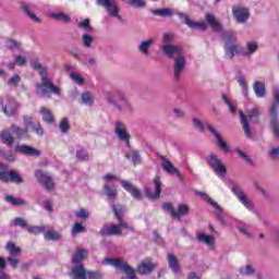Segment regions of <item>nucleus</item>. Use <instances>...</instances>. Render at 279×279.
<instances>
[{"instance_id": "57", "label": "nucleus", "mask_w": 279, "mask_h": 279, "mask_svg": "<svg viewBox=\"0 0 279 279\" xmlns=\"http://www.w3.org/2000/svg\"><path fill=\"white\" fill-rule=\"evenodd\" d=\"M14 60H15V64L17 66H25V64H27V58L21 56V54H16L14 57Z\"/></svg>"}, {"instance_id": "29", "label": "nucleus", "mask_w": 279, "mask_h": 279, "mask_svg": "<svg viewBox=\"0 0 279 279\" xmlns=\"http://www.w3.org/2000/svg\"><path fill=\"white\" fill-rule=\"evenodd\" d=\"M88 256V250L76 248L75 253L72 255V263L75 265H82V260Z\"/></svg>"}, {"instance_id": "39", "label": "nucleus", "mask_w": 279, "mask_h": 279, "mask_svg": "<svg viewBox=\"0 0 279 279\" xmlns=\"http://www.w3.org/2000/svg\"><path fill=\"white\" fill-rule=\"evenodd\" d=\"M197 240L199 241V243H205V245H208L209 247H213V245H215V238L213 235L198 233Z\"/></svg>"}, {"instance_id": "24", "label": "nucleus", "mask_w": 279, "mask_h": 279, "mask_svg": "<svg viewBox=\"0 0 279 279\" xmlns=\"http://www.w3.org/2000/svg\"><path fill=\"white\" fill-rule=\"evenodd\" d=\"M190 211L191 208L187 205L179 204L178 211H172V219H175V221H182V217H186Z\"/></svg>"}, {"instance_id": "28", "label": "nucleus", "mask_w": 279, "mask_h": 279, "mask_svg": "<svg viewBox=\"0 0 279 279\" xmlns=\"http://www.w3.org/2000/svg\"><path fill=\"white\" fill-rule=\"evenodd\" d=\"M258 51V44L256 41H248L246 44V48L242 47V56L244 58H250V56H254Z\"/></svg>"}, {"instance_id": "3", "label": "nucleus", "mask_w": 279, "mask_h": 279, "mask_svg": "<svg viewBox=\"0 0 279 279\" xmlns=\"http://www.w3.org/2000/svg\"><path fill=\"white\" fill-rule=\"evenodd\" d=\"M161 49L167 58L174 61L173 77L174 80H180V75H182V71L186 66V57L182 54V47L167 44Z\"/></svg>"}, {"instance_id": "52", "label": "nucleus", "mask_w": 279, "mask_h": 279, "mask_svg": "<svg viewBox=\"0 0 279 279\" xmlns=\"http://www.w3.org/2000/svg\"><path fill=\"white\" fill-rule=\"evenodd\" d=\"M82 43L83 46L85 47V49H90V47H93V36H90L89 34H83L82 36Z\"/></svg>"}, {"instance_id": "22", "label": "nucleus", "mask_w": 279, "mask_h": 279, "mask_svg": "<svg viewBox=\"0 0 279 279\" xmlns=\"http://www.w3.org/2000/svg\"><path fill=\"white\" fill-rule=\"evenodd\" d=\"M87 271L83 264H76L72 267L70 276L72 279H88Z\"/></svg>"}, {"instance_id": "20", "label": "nucleus", "mask_w": 279, "mask_h": 279, "mask_svg": "<svg viewBox=\"0 0 279 279\" xmlns=\"http://www.w3.org/2000/svg\"><path fill=\"white\" fill-rule=\"evenodd\" d=\"M159 159L162 160L161 167L167 171V173H170V175H177V178L179 179L182 178V172H180L178 168H174L173 163H171V161H169L167 157L160 155Z\"/></svg>"}, {"instance_id": "64", "label": "nucleus", "mask_w": 279, "mask_h": 279, "mask_svg": "<svg viewBox=\"0 0 279 279\" xmlns=\"http://www.w3.org/2000/svg\"><path fill=\"white\" fill-rule=\"evenodd\" d=\"M269 156L272 160H279V147H275L269 151Z\"/></svg>"}, {"instance_id": "44", "label": "nucleus", "mask_w": 279, "mask_h": 279, "mask_svg": "<svg viewBox=\"0 0 279 279\" xmlns=\"http://www.w3.org/2000/svg\"><path fill=\"white\" fill-rule=\"evenodd\" d=\"M81 99L82 104L84 106H88L89 108L95 105V98H93V95H90V93H83Z\"/></svg>"}, {"instance_id": "45", "label": "nucleus", "mask_w": 279, "mask_h": 279, "mask_svg": "<svg viewBox=\"0 0 279 279\" xmlns=\"http://www.w3.org/2000/svg\"><path fill=\"white\" fill-rule=\"evenodd\" d=\"M27 232L29 234H43L44 232H47V227L46 226H29L27 227Z\"/></svg>"}, {"instance_id": "15", "label": "nucleus", "mask_w": 279, "mask_h": 279, "mask_svg": "<svg viewBox=\"0 0 279 279\" xmlns=\"http://www.w3.org/2000/svg\"><path fill=\"white\" fill-rule=\"evenodd\" d=\"M154 184H155V192L151 191V187L149 186L144 187L145 195L146 197H148V199H158V197H160L161 187H162V182H160V177H157L154 179Z\"/></svg>"}, {"instance_id": "12", "label": "nucleus", "mask_w": 279, "mask_h": 279, "mask_svg": "<svg viewBox=\"0 0 279 279\" xmlns=\"http://www.w3.org/2000/svg\"><path fill=\"white\" fill-rule=\"evenodd\" d=\"M19 108H21V105L16 101V98L9 97L8 104L2 107V111L8 117H19Z\"/></svg>"}, {"instance_id": "59", "label": "nucleus", "mask_w": 279, "mask_h": 279, "mask_svg": "<svg viewBox=\"0 0 279 279\" xmlns=\"http://www.w3.org/2000/svg\"><path fill=\"white\" fill-rule=\"evenodd\" d=\"M104 275L99 271L87 270V279H102Z\"/></svg>"}, {"instance_id": "60", "label": "nucleus", "mask_w": 279, "mask_h": 279, "mask_svg": "<svg viewBox=\"0 0 279 279\" xmlns=\"http://www.w3.org/2000/svg\"><path fill=\"white\" fill-rule=\"evenodd\" d=\"M7 263H8V265H10V267H12V269H16V267H19V264L21 263V260L16 259L15 257L9 256L7 258Z\"/></svg>"}, {"instance_id": "54", "label": "nucleus", "mask_w": 279, "mask_h": 279, "mask_svg": "<svg viewBox=\"0 0 279 279\" xmlns=\"http://www.w3.org/2000/svg\"><path fill=\"white\" fill-rule=\"evenodd\" d=\"M76 158L77 160H83V161L88 160V150H86V148H81L76 150Z\"/></svg>"}, {"instance_id": "36", "label": "nucleus", "mask_w": 279, "mask_h": 279, "mask_svg": "<svg viewBox=\"0 0 279 279\" xmlns=\"http://www.w3.org/2000/svg\"><path fill=\"white\" fill-rule=\"evenodd\" d=\"M104 193L106 197L109 199V202H114V199H117V195H119L117 189H113L108 184L104 185Z\"/></svg>"}, {"instance_id": "5", "label": "nucleus", "mask_w": 279, "mask_h": 279, "mask_svg": "<svg viewBox=\"0 0 279 279\" xmlns=\"http://www.w3.org/2000/svg\"><path fill=\"white\" fill-rule=\"evenodd\" d=\"M239 114H240V122L242 124L245 136H247V138H253L252 129L250 128V123H253L254 125H256V123H258V119L260 117V112L258 111V108H253V109L248 110L247 117L241 110L239 111Z\"/></svg>"}, {"instance_id": "10", "label": "nucleus", "mask_w": 279, "mask_h": 279, "mask_svg": "<svg viewBox=\"0 0 279 279\" xmlns=\"http://www.w3.org/2000/svg\"><path fill=\"white\" fill-rule=\"evenodd\" d=\"M1 180L2 182H13L15 184H23V179L19 172L11 170L5 171V165L1 163Z\"/></svg>"}, {"instance_id": "31", "label": "nucleus", "mask_w": 279, "mask_h": 279, "mask_svg": "<svg viewBox=\"0 0 279 279\" xmlns=\"http://www.w3.org/2000/svg\"><path fill=\"white\" fill-rule=\"evenodd\" d=\"M168 265L173 271V274L180 272V262H178V257L173 255L172 253L168 254Z\"/></svg>"}, {"instance_id": "42", "label": "nucleus", "mask_w": 279, "mask_h": 279, "mask_svg": "<svg viewBox=\"0 0 279 279\" xmlns=\"http://www.w3.org/2000/svg\"><path fill=\"white\" fill-rule=\"evenodd\" d=\"M11 130L13 134H15L16 138H24L25 136H27L28 131L26 129H22L16 124H12Z\"/></svg>"}, {"instance_id": "47", "label": "nucleus", "mask_w": 279, "mask_h": 279, "mask_svg": "<svg viewBox=\"0 0 279 279\" xmlns=\"http://www.w3.org/2000/svg\"><path fill=\"white\" fill-rule=\"evenodd\" d=\"M221 99L225 101L226 106L228 107L229 112H231V114H236V107L232 104V101L230 100V98H228L226 94L221 95Z\"/></svg>"}, {"instance_id": "32", "label": "nucleus", "mask_w": 279, "mask_h": 279, "mask_svg": "<svg viewBox=\"0 0 279 279\" xmlns=\"http://www.w3.org/2000/svg\"><path fill=\"white\" fill-rule=\"evenodd\" d=\"M253 90L258 99H263L266 95L265 83L256 81L253 85Z\"/></svg>"}, {"instance_id": "53", "label": "nucleus", "mask_w": 279, "mask_h": 279, "mask_svg": "<svg viewBox=\"0 0 279 279\" xmlns=\"http://www.w3.org/2000/svg\"><path fill=\"white\" fill-rule=\"evenodd\" d=\"M11 226H15V227H20V228H28L27 226V221H25V219L17 217L15 218L13 221H11Z\"/></svg>"}, {"instance_id": "7", "label": "nucleus", "mask_w": 279, "mask_h": 279, "mask_svg": "<svg viewBox=\"0 0 279 279\" xmlns=\"http://www.w3.org/2000/svg\"><path fill=\"white\" fill-rule=\"evenodd\" d=\"M205 162H207L208 167L219 175V178H226V173H228V169L221 162V159L217 158V155L210 154L205 158Z\"/></svg>"}, {"instance_id": "55", "label": "nucleus", "mask_w": 279, "mask_h": 279, "mask_svg": "<svg viewBox=\"0 0 279 279\" xmlns=\"http://www.w3.org/2000/svg\"><path fill=\"white\" fill-rule=\"evenodd\" d=\"M128 1L129 5H132V8H145L147 3H145L144 0H122Z\"/></svg>"}, {"instance_id": "34", "label": "nucleus", "mask_w": 279, "mask_h": 279, "mask_svg": "<svg viewBox=\"0 0 279 279\" xmlns=\"http://www.w3.org/2000/svg\"><path fill=\"white\" fill-rule=\"evenodd\" d=\"M21 9L26 14V16L29 17L31 21H34L35 23H40V17L36 16V14H34V12H32V10L29 9V3L22 2Z\"/></svg>"}, {"instance_id": "25", "label": "nucleus", "mask_w": 279, "mask_h": 279, "mask_svg": "<svg viewBox=\"0 0 279 279\" xmlns=\"http://www.w3.org/2000/svg\"><path fill=\"white\" fill-rule=\"evenodd\" d=\"M14 142L15 138L12 135V131L9 129L1 131V143H3V145H7L9 149H12V147H14Z\"/></svg>"}, {"instance_id": "14", "label": "nucleus", "mask_w": 279, "mask_h": 279, "mask_svg": "<svg viewBox=\"0 0 279 279\" xmlns=\"http://www.w3.org/2000/svg\"><path fill=\"white\" fill-rule=\"evenodd\" d=\"M97 5H100L101 8H105L108 12L109 16H118V19H121L119 15V8L117 7V1L114 0H97Z\"/></svg>"}, {"instance_id": "58", "label": "nucleus", "mask_w": 279, "mask_h": 279, "mask_svg": "<svg viewBox=\"0 0 279 279\" xmlns=\"http://www.w3.org/2000/svg\"><path fill=\"white\" fill-rule=\"evenodd\" d=\"M77 27L80 29H87L88 32H90L92 27H90V20L89 19H85L84 21L80 22L77 24Z\"/></svg>"}, {"instance_id": "18", "label": "nucleus", "mask_w": 279, "mask_h": 279, "mask_svg": "<svg viewBox=\"0 0 279 279\" xmlns=\"http://www.w3.org/2000/svg\"><path fill=\"white\" fill-rule=\"evenodd\" d=\"M231 191H232V193L235 194L238 199H240L241 204H243V206H245L247 208V210H254V205L252 204V202H250V199H247V196H245V194H243V192L241 191V187H239V185H233L231 187Z\"/></svg>"}, {"instance_id": "17", "label": "nucleus", "mask_w": 279, "mask_h": 279, "mask_svg": "<svg viewBox=\"0 0 279 279\" xmlns=\"http://www.w3.org/2000/svg\"><path fill=\"white\" fill-rule=\"evenodd\" d=\"M206 128L210 132V134H213V136L216 138L218 147H220V149H222L225 154H228L230 151V146H228L226 141H223L221 135H219V132H217V129H215V126L210 124H207Z\"/></svg>"}, {"instance_id": "6", "label": "nucleus", "mask_w": 279, "mask_h": 279, "mask_svg": "<svg viewBox=\"0 0 279 279\" xmlns=\"http://www.w3.org/2000/svg\"><path fill=\"white\" fill-rule=\"evenodd\" d=\"M102 265H112V267H116V269H119L126 275L125 279H138V277L136 276V270L119 258L107 257L102 260Z\"/></svg>"}, {"instance_id": "30", "label": "nucleus", "mask_w": 279, "mask_h": 279, "mask_svg": "<svg viewBox=\"0 0 279 279\" xmlns=\"http://www.w3.org/2000/svg\"><path fill=\"white\" fill-rule=\"evenodd\" d=\"M4 250L8 252L9 256L16 257L22 254L21 246H16L14 242L10 241L5 244Z\"/></svg>"}, {"instance_id": "63", "label": "nucleus", "mask_w": 279, "mask_h": 279, "mask_svg": "<svg viewBox=\"0 0 279 279\" xmlns=\"http://www.w3.org/2000/svg\"><path fill=\"white\" fill-rule=\"evenodd\" d=\"M70 77H71V80H73V82H76V84H78V86L84 85V77H82L77 73L71 72V76Z\"/></svg>"}, {"instance_id": "49", "label": "nucleus", "mask_w": 279, "mask_h": 279, "mask_svg": "<svg viewBox=\"0 0 279 279\" xmlns=\"http://www.w3.org/2000/svg\"><path fill=\"white\" fill-rule=\"evenodd\" d=\"M44 236L46 241H60L61 236L60 233L54 232V231H46L44 233Z\"/></svg>"}, {"instance_id": "56", "label": "nucleus", "mask_w": 279, "mask_h": 279, "mask_svg": "<svg viewBox=\"0 0 279 279\" xmlns=\"http://www.w3.org/2000/svg\"><path fill=\"white\" fill-rule=\"evenodd\" d=\"M238 83L240 84V86L242 87V95L243 97H247V82H245V78H243V76H240L238 78Z\"/></svg>"}, {"instance_id": "51", "label": "nucleus", "mask_w": 279, "mask_h": 279, "mask_svg": "<svg viewBox=\"0 0 279 279\" xmlns=\"http://www.w3.org/2000/svg\"><path fill=\"white\" fill-rule=\"evenodd\" d=\"M23 121H24V125H25L27 131L33 130L34 126L36 125V122H37V121L34 120V118H32L29 116H24Z\"/></svg>"}, {"instance_id": "33", "label": "nucleus", "mask_w": 279, "mask_h": 279, "mask_svg": "<svg viewBox=\"0 0 279 279\" xmlns=\"http://www.w3.org/2000/svg\"><path fill=\"white\" fill-rule=\"evenodd\" d=\"M125 158L128 160H131L132 165L136 166V165H141L142 160H141V154L138 153V150H134L131 149L125 154Z\"/></svg>"}, {"instance_id": "1", "label": "nucleus", "mask_w": 279, "mask_h": 279, "mask_svg": "<svg viewBox=\"0 0 279 279\" xmlns=\"http://www.w3.org/2000/svg\"><path fill=\"white\" fill-rule=\"evenodd\" d=\"M206 23L210 25L213 32L220 34L225 43V57L228 60H233L235 56H243V46L239 44L236 39V34L232 31H223V26L217 22V19L213 14H207Z\"/></svg>"}, {"instance_id": "61", "label": "nucleus", "mask_w": 279, "mask_h": 279, "mask_svg": "<svg viewBox=\"0 0 279 279\" xmlns=\"http://www.w3.org/2000/svg\"><path fill=\"white\" fill-rule=\"evenodd\" d=\"M240 274L242 276H252V274H254V268L252 265H246L245 268H240Z\"/></svg>"}, {"instance_id": "23", "label": "nucleus", "mask_w": 279, "mask_h": 279, "mask_svg": "<svg viewBox=\"0 0 279 279\" xmlns=\"http://www.w3.org/2000/svg\"><path fill=\"white\" fill-rule=\"evenodd\" d=\"M154 269H156V265H154V263H151V260H149V259H144L137 266L136 271H137V274H141L142 276H147V275L151 274V271H154Z\"/></svg>"}, {"instance_id": "11", "label": "nucleus", "mask_w": 279, "mask_h": 279, "mask_svg": "<svg viewBox=\"0 0 279 279\" xmlns=\"http://www.w3.org/2000/svg\"><path fill=\"white\" fill-rule=\"evenodd\" d=\"M178 16L182 21V23H184V25H187V27H190L191 29H201L202 32H206L207 29L206 22H195L183 12H179Z\"/></svg>"}, {"instance_id": "46", "label": "nucleus", "mask_w": 279, "mask_h": 279, "mask_svg": "<svg viewBox=\"0 0 279 279\" xmlns=\"http://www.w3.org/2000/svg\"><path fill=\"white\" fill-rule=\"evenodd\" d=\"M84 232H86V227H84L81 222H75L72 228L71 234L72 236H77V234H82Z\"/></svg>"}, {"instance_id": "19", "label": "nucleus", "mask_w": 279, "mask_h": 279, "mask_svg": "<svg viewBox=\"0 0 279 279\" xmlns=\"http://www.w3.org/2000/svg\"><path fill=\"white\" fill-rule=\"evenodd\" d=\"M15 151L17 154H23L24 156H33L35 158H38L40 156V150L27 145V144H22L15 146Z\"/></svg>"}, {"instance_id": "21", "label": "nucleus", "mask_w": 279, "mask_h": 279, "mask_svg": "<svg viewBox=\"0 0 279 279\" xmlns=\"http://www.w3.org/2000/svg\"><path fill=\"white\" fill-rule=\"evenodd\" d=\"M121 186L126 190L134 199H143V193H141V190L136 189V186L130 183V181L121 180Z\"/></svg>"}, {"instance_id": "41", "label": "nucleus", "mask_w": 279, "mask_h": 279, "mask_svg": "<svg viewBox=\"0 0 279 279\" xmlns=\"http://www.w3.org/2000/svg\"><path fill=\"white\" fill-rule=\"evenodd\" d=\"M22 77L19 74H13L9 80L7 81V86L10 88H17L19 84L22 82Z\"/></svg>"}, {"instance_id": "2", "label": "nucleus", "mask_w": 279, "mask_h": 279, "mask_svg": "<svg viewBox=\"0 0 279 279\" xmlns=\"http://www.w3.org/2000/svg\"><path fill=\"white\" fill-rule=\"evenodd\" d=\"M31 68L37 71L41 77V82L35 85L36 95L39 97H51L52 95H60V89L57 87L51 80H49L47 66H44L38 59L31 61Z\"/></svg>"}, {"instance_id": "38", "label": "nucleus", "mask_w": 279, "mask_h": 279, "mask_svg": "<svg viewBox=\"0 0 279 279\" xmlns=\"http://www.w3.org/2000/svg\"><path fill=\"white\" fill-rule=\"evenodd\" d=\"M5 47L10 49V51H23V44L14 39H8Z\"/></svg>"}, {"instance_id": "26", "label": "nucleus", "mask_w": 279, "mask_h": 279, "mask_svg": "<svg viewBox=\"0 0 279 279\" xmlns=\"http://www.w3.org/2000/svg\"><path fill=\"white\" fill-rule=\"evenodd\" d=\"M207 204H210V206L215 208L217 221H219L221 226H226V219H223V209H221V206H219V204L213 198H208Z\"/></svg>"}, {"instance_id": "50", "label": "nucleus", "mask_w": 279, "mask_h": 279, "mask_svg": "<svg viewBox=\"0 0 279 279\" xmlns=\"http://www.w3.org/2000/svg\"><path fill=\"white\" fill-rule=\"evenodd\" d=\"M52 19H56V21H62L63 23H71V16L60 12V13H52Z\"/></svg>"}, {"instance_id": "9", "label": "nucleus", "mask_w": 279, "mask_h": 279, "mask_svg": "<svg viewBox=\"0 0 279 279\" xmlns=\"http://www.w3.org/2000/svg\"><path fill=\"white\" fill-rule=\"evenodd\" d=\"M35 178L37 182L46 189V191H53L56 183L49 173L43 170H35Z\"/></svg>"}, {"instance_id": "27", "label": "nucleus", "mask_w": 279, "mask_h": 279, "mask_svg": "<svg viewBox=\"0 0 279 279\" xmlns=\"http://www.w3.org/2000/svg\"><path fill=\"white\" fill-rule=\"evenodd\" d=\"M121 226H117V225H111L109 227H105L100 230V234L102 236H112V235H118L121 234Z\"/></svg>"}, {"instance_id": "40", "label": "nucleus", "mask_w": 279, "mask_h": 279, "mask_svg": "<svg viewBox=\"0 0 279 279\" xmlns=\"http://www.w3.org/2000/svg\"><path fill=\"white\" fill-rule=\"evenodd\" d=\"M154 45V39L144 40L138 46V51L143 53V56H149V47Z\"/></svg>"}, {"instance_id": "37", "label": "nucleus", "mask_w": 279, "mask_h": 279, "mask_svg": "<svg viewBox=\"0 0 279 279\" xmlns=\"http://www.w3.org/2000/svg\"><path fill=\"white\" fill-rule=\"evenodd\" d=\"M4 201L7 204H10L11 206H25L26 202L25 199L21 197H14L12 195H5Z\"/></svg>"}, {"instance_id": "43", "label": "nucleus", "mask_w": 279, "mask_h": 279, "mask_svg": "<svg viewBox=\"0 0 279 279\" xmlns=\"http://www.w3.org/2000/svg\"><path fill=\"white\" fill-rule=\"evenodd\" d=\"M151 14H154V16H173V11H171V9L169 8H165V9H156L151 11Z\"/></svg>"}, {"instance_id": "62", "label": "nucleus", "mask_w": 279, "mask_h": 279, "mask_svg": "<svg viewBox=\"0 0 279 279\" xmlns=\"http://www.w3.org/2000/svg\"><path fill=\"white\" fill-rule=\"evenodd\" d=\"M32 130L37 136H45V130L43 129V125H40V122H36V125Z\"/></svg>"}, {"instance_id": "13", "label": "nucleus", "mask_w": 279, "mask_h": 279, "mask_svg": "<svg viewBox=\"0 0 279 279\" xmlns=\"http://www.w3.org/2000/svg\"><path fill=\"white\" fill-rule=\"evenodd\" d=\"M112 210L114 213V216L117 217L119 225L122 228H125V230H129L130 232H134V227L129 226L128 222L124 221L123 215H125V206L123 205H112Z\"/></svg>"}, {"instance_id": "48", "label": "nucleus", "mask_w": 279, "mask_h": 279, "mask_svg": "<svg viewBox=\"0 0 279 279\" xmlns=\"http://www.w3.org/2000/svg\"><path fill=\"white\" fill-rule=\"evenodd\" d=\"M59 130L61 134H68L71 126L69 125V118H63L59 123Z\"/></svg>"}, {"instance_id": "16", "label": "nucleus", "mask_w": 279, "mask_h": 279, "mask_svg": "<svg viewBox=\"0 0 279 279\" xmlns=\"http://www.w3.org/2000/svg\"><path fill=\"white\" fill-rule=\"evenodd\" d=\"M232 15L235 19L236 23L239 24L247 23L250 19V10L241 7H233Z\"/></svg>"}, {"instance_id": "4", "label": "nucleus", "mask_w": 279, "mask_h": 279, "mask_svg": "<svg viewBox=\"0 0 279 279\" xmlns=\"http://www.w3.org/2000/svg\"><path fill=\"white\" fill-rule=\"evenodd\" d=\"M107 101L111 104V106H114L119 112H123L124 114H132V112H134L132 102L119 90L113 92L112 95L107 97Z\"/></svg>"}, {"instance_id": "35", "label": "nucleus", "mask_w": 279, "mask_h": 279, "mask_svg": "<svg viewBox=\"0 0 279 279\" xmlns=\"http://www.w3.org/2000/svg\"><path fill=\"white\" fill-rule=\"evenodd\" d=\"M39 113L43 117V120L48 123L49 125H51V123H53L56 121V118H53V114L51 113V110L47 109L46 107H41L39 109Z\"/></svg>"}, {"instance_id": "8", "label": "nucleus", "mask_w": 279, "mask_h": 279, "mask_svg": "<svg viewBox=\"0 0 279 279\" xmlns=\"http://www.w3.org/2000/svg\"><path fill=\"white\" fill-rule=\"evenodd\" d=\"M114 132L117 138H119L121 143H124L125 147L130 148V140L132 138V135H130L128 126H125V123L121 121H116Z\"/></svg>"}]
</instances>
